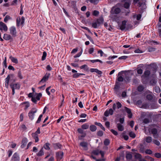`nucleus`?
Listing matches in <instances>:
<instances>
[{
	"label": "nucleus",
	"mask_w": 161,
	"mask_h": 161,
	"mask_svg": "<svg viewBox=\"0 0 161 161\" xmlns=\"http://www.w3.org/2000/svg\"><path fill=\"white\" fill-rule=\"evenodd\" d=\"M37 109L35 108H32L28 113L29 119L31 120H33L34 118L35 114L37 112Z\"/></svg>",
	"instance_id": "1"
},
{
	"label": "nucleus",
	"mask_w": 161,
	"mask_h": 161,
	"mask_svg": "<svg viewBox=\"0 0 161 161\" xmlns=\"http://www.w3.org/2000/svg\"><path fill=\"white\" fill-rule=\"evenodd\" d=\"M10 34L12 37H15L17 36V32L15 27L12 26L9 28Z\"/></svg>",
	"instance_id": "2"
},
{
	"label": "nucleus",
	"mask_w": 161,
	"mask_h": 161,
	"mask_svg": "<svg viewBox=\"0 0 161 161\" xmlns=\"http://www.w3.org/2000/svg\"><path fill=\"white\" fill-rule=\"evenodd\" d=\"M124 76H125V80L126 82H129L131 79V74L130 73L125 72H124Z\"/></svg>",
	"instance_id": "3"
},
{
	"label": "nucleus",
	"mask_w": 161,
	"mask_h": 161,
	"mask_svg": "<svg viewBox=\"0 0 161 161\" xmlns=\"http://www.w3.org/2000/svg\"><path fill=\"white\" fill-rule=\"evenodd\" d=\"M151 131L152 134L153 135L154 138H158L159 137V134L158 133L157 130L156 129L153 128L152 129Z\"/></svg>",
	"instance_id": "4"
},
{
	"label": "nucleus",
	"mask_w": 161,
	"mask_h": 161,
	"mask_svg": "<svg viewBox=\"0 0 161 161\" xmlns=\"http://www.w3.org/2000/svg\"><path fill=\"white\" fill-rule=\"evenodd\" d=\"M25 18L22 16L21 18H18L17 19V25L18 26H19L20 25H23L25 22Z\"/></svg>",
	"instance_id": "5"
},
{
	"label": "nucleus",
	"mask_w": 161,
	"mask_h": 161,
	"mask_svg": "<svg viewBox=\"0 0 161 161\" xmlns=\"http://www.w3.org/2000/svg\"><path fill=\"white\" fill-rule=\"evenodd\" d=\"M50 75V73H46L42 80L40 81L39 83V84L40 85L42 83H43L46 81L48 80Z\"/></svg>",
	"instance_id": "6"
},
{
	"label": "nucleus",
	"mask_w": 161,
	"mask_h": 161,
	"mask_svg": "<svg viewBox=\"0 0 161 161\" xmlns=\"http://www.w3.org/2000/svg\"><path fill=\"white\" fill-rule=\"evenodd\" d=\"M0 30L1 31L3 30L6 31L8 30V27L6 25L2 22H0Z\"/></svg>",
	"instance_id": "7"
},
{
	"label": "nucleus",
	"mask_w": 161,
	"mask_h": 161,
	"mask_svg": "<svg viewBox=\"0 0 161 161\" xmlns=\"http://www.w3.org/2000/svg\"><path fill=\"white\" fill-rule=\"evenodd\" d=\"M100 22L101 19H97L96 21L92 23V26L94 28H97V26L100 25Z\"/></svg>",
	"instance_id": "8"
},
{
	"label": "nucleus",
	"mask_w": 161,
	"mask_h": 161,
	"mask_svg": "<svg viewBox=\"0 0 161 161\" xmlns=\"http://www.w3.org/2000/svg\"><path fill=\"white\" fill-rule=\"evenodd\" d=\"M121 75L123 76H124V72L123 71H121V72H120L118 74V77L117 78V80L118 81L122 82L124 80V78L123 77L121 76Z\"/></svg>",
	"instance_id": "9"
},
{
	"label": "nucleus",
	"mask_w": 161,
	"mask_h": 161,
	"mask_svg": "<svg viewBox=\"0 0 161 161\" xmlns=\"http://www.w3.org/2000/svg\"><path fill=\"white\" fill-rule=\"evenodd\" d=\"M19 155L17 153H15L13 155L12 158V161H19Z\"/></svg>",
	"instance_id": "10"
},
{
	"label": "nucleus",
	"mask_w": 161,
	"mask_h": 161,
	"mask_svg": "<svg viewBox=\"0 0 161 161\" xmlns=\"http://www.w3.org/2000/svg\"><path fill=\"white\" fill-rule=\"evenodd\" d=\"M64 153L62 152H59L56 153V157L58 160H60L63 157Z\"/></svg>",
	"instance_id": "11"
},
{
	"label": "nucleus",
	"mask_w": 161,
	"mask_h": 161,
	"mask_svg": "<svg viewBox=\"0 0 161 161\" xmlns=\"http://www.w3.org/2000/svg\"><path fill=\"white\" fill-rule=\"evenodd\" d=\"M120 10L119 8L113 7L111 10V13H114L116 14H118L120 12Z\"/></svg>",
	"instance_id": "12"
},
{
	"label": "nucleus",
	"mask_w": 161,
	"mask_h": 161,
	"mask_svg": "<svg viewBox=\"0 0 161 161\" xmlns=\"http://www.w3.org/2000/svg\"><path fill=\"white\" fill-rule=\"evenodd\" d=\"M126 23V21L124 20L122 22L121 24L119 25L120 29L121 30H124L125 28V25Z\"/></svg>",
	"instance_id": "13"
},
{
	"label": "nucleus",
	"mask_w": 161,
	"mask_h": 161,
	"mask_svg": "<svg viewBox=\"0 0 161 161\" xmlns=\"http://www.w3.org/2000/svg\"><path fill=\"white\" fill-rule=\"evenodd\" d=\"M80 145L83 147L84 150H87L88 149L87 144L86 142H83L80 143Z\"/></svg>",
	"instance_id": "14"
},
{
	"label": "nucleus",
	"mask_w": 161,
	"mask_h": 161,
	"mask_svg": "<svg viewBox=\"0 0 161 161\" xmlns=\"http://www.w3.org/2000/svg\"><path fill=\"white\" fill-rule=\"evenodd\" d=\"M113 113V111L112 108L108 110H107L104 113V115L106 116H108L109 114L112 115Z\"/></svg>",
	"instance_id": "15"
},
{
	"label": "nucleus",
	"mask_w": 161,
	"mask_h": 161,
	"mask_svg": "<svg viewBox=\"0 0 161 161\" xmlns=\"http://www.w3.org/2000/svg\"><path fill=\"white\" fill-rule=\"evenodd\" d=\"M125 110L128 114V117L130 118H132V114L131 113L130 109L126 107H125Z\"/></svg>",
	"instance_id": "16"
},
{
	"label": "nucleus",
	"mask_w": 161,
	"mask_h": 161,
	"mask_svg": "<svg viewBox=\"0 0 161 161\" xmlns=\"http://www.w3.org/2000/svg\"><path fill=\"white\" fill-rule=\"evenodd\" d=\"M3 38L6 40H9L12 39V36L7 34H4Z\"/></svg>",
	"instance_id": "17"
},
{
	"label": "nucleus",
	"mask_w": 161,
	"mask_h": 161,
	"mask_svg": "<svg viewBox=\"0 0 161 161\" xmlns=\"http://www.w3.org/2000/svg\"><path fill=\"white\" fill-rule=\"evenodd\" d=\"M10 78L9 75H8L5 79V87L7 88L8 87V83Z\"/></svg>",
	"instance_id": "18"
},
{
	"label": "nucleus",
	"mask_w": 161,
	"mask_h": 161,
	"mask_svg": "<svg viewBox=\"0 0 161 161\" xmlns=\"http://www.w3.org/2000/svg\"><path fill=\"white\" fill-rule=\"evenodd\" d=\"M32 136L34 139L35 140V142H37L39 141L38 135L36 133H32Z\"/></svg>",
	"instance_id": "19"
},
{
	"label": "nucleus",
	"mask_w": 161,
	"mask_h": 161,
	"mask_svg": "<svg viewBox=\"0 0 161 161\" xmlns=\"http://www.w3.org/2000/svg\"><path fill=\"white\" fill-rule=\"evenodd\" d=\"M77 131L79 133L81 134V136L82 137H84L85 136L86 134L84 132L83 130L81 128H79L77 130Z\"/></svg>",
	"instance_id": "20"
},
{
	"label": "nucleus",
	"mask_w": 161,
	"mask_h": 161,
	"mask_svg": "<svg viewBox=\"0 0 161 161\" xmlns=\"http://www.w3.org/2000/svg\"><path fill=\"white\" fill-rule=\"evenodd\" d=\"M27 141V139H23L22 142V144L21 146V147L22 148H24L26 145Z\"/></svg>",
	"instance_id": "21"
},
{
	"label": "nucleus",
	"mask_w": 161,
	"mask_h": 161,
	"mask_svg": "<svg viewBox=\"0 0 161 161\" xmlns=\"http://www.w3.org/2000/svg\"><path fill=\"white\" fill-rule=\"evenodd\" d=\"M145 140L147 143H150L153 141V139L151 136H148L145 138Z\"/></svg>",
	"instance_id": "22"
},
{
	"label": "nucleus",
	"mask_w": 161,
	"mask_h": 161,
	"mask_svg": "<svg viewBox=\"0 0 161 161\" xmlns=\"http://www.w3.org/2000/svg\"><path fill=\"white\" fill-rule=\"evenodd\" d=\"M117 126L118 130L119 131H122L124 129L123 126L120 124H118Z\"/></svg>",
	"instance_id": "23"
},
{
	"label": "nucleus",
	"mask_w": 161,
	"mask_h": 161,
	"mask_svg": "<svg viewBox=\"0 0 161 161\" xmlns=\"http://www.w3.org/2000/svg\"><path fill=\"white\" fill-rule=\"evenodd\" d=\"M53 146L54 148L56 149L61 148L62 146L59 143L54 144Z\"/></svg>",
	"instance_id": "24"
},
{
	"label": "nucleus",
	"mask_w": 161,
	"mask_h": 161,
	"mask_svg": "<svg viewBox=\"0 0 161 161\" xmlns=\"http://www.w3.org/2000/svg\"><path fill=\"white\" fill-rule=\"evenodd\" d=\"M9 58L13 63L16 64L18 63V60L17 58L14 57L12 56H10L9 57Z\"/></svg>",
	"instance_id": "25"
},
{
	"label": "nucleus",
	"mask_w": 161,
	"mask_h": 161,
	"mask_svg": "<svg viewBox=\"0 0 161 161\" xmlns=\"http://www.w3.org/2000/svg\"><path fill=\"white\" fill-rule=\"evenodd\" d=\"M120 83L119 82H116L115 87H114V89L116 91H118L119 88H120Z\"/></svg>",
	"instance_id": "26"
},
{
	"label": "nucleus",
	"mask_w": 161,
	"mask_h": 161,
	"mask_svg": "<svg viewBox=\"0 0 161 161\" xmlns=\"http://www.w3.org/2000/svg\"><path fill=\"white\" fill-rule=\"evenodd\" d=\"M12 88L14 89H19L20 88V85L18 83H16L13 84V85H11Z\"/></svg>",
	"instance_id": "27"
},
{
	"label": "nucleus",
	"mask_w": 161,
	"mask_h": 161,
	"mask_svg": "<svg viewBox=\"0 0 161 161\" xmlns=\"http://www.w3.org/2000/svg\"><path fill=\"white\" fill-rule=\"evenodd\" d=\"M130 0H127L126 1L124 4L125 8H128L130 6Z\"/></svg>",
	"instance_id": "28"
},
{
	"label": "nucleus",
	"mask_w": 161,
	"mask_h": 161,
	"mask_svg": "<svg viewBox=\"0 0 161 161\" xmlns=\"http://www.w3.org/2000/svg\"><path fill=\"white\" fill-rule=\"evenodd\" d=\"M90 71L92 72H96L98 74H101V71L97 69L91 68L90 69Z\"/></svg>",
	"instance_id": "29"
},
{
	"label": "nucleus",
	"mask_w": 161,
	"mask_h": 161,
	"mask_svg": "<svg viewBox=\"0 0 161 161\" xmlns=\"http://www.w3.org/2000/svg\"><path fill=\"white\" fill-rule=\"evenodd\" d=\"M96 129V127L94 125H91L90 127V129L92 131H95Z\"/></svg>",
	"instance_id": "30"
},
{
	"label": "nucleus",
	"mask_w": 161,
	"mask_h": 161,
	"mask_svg": "<svg viewBox=\"0 0 161 161\" xmlns=\"http://www.w3.org/2000/svg\"><path fill=\"white\" fill-rule=\"evenodd\" d=\"M89 127V125L87 124H83L81 126V128L83 129H86Z\"/></svg>",
	"instance_id": "31"
},
{
	"label": "nucleus",
	"mask_w": 161,
	"mask_h": 161,
	"mask_svg": "<svg viewBox=\"0 0 161 161\" xmlns=\"http://www.w3.org/2000/svg\"><path fill=\"white\" fill-rule=\"evenodd\" d=\"M100 153H101V151L98 150H94L92 152V153L95 155H97Z\"/></svg>",
	"instance_id": "32"
},
{
	"label": "nucleus",
	"mask_w": 161,
	"mask_h": 161,
	"mask_svg": "<svg viewBox=\"0 0 161 161\" xmlns=\"http://www.w3.org/2000/svg\"><path fill=\"white\" fill-rule=\"evenodd\" d=\"M99 14V12L97 10H95L93 11V15L95 16H97Z\"/></svg>",
	"instance_id": "33"
},
{
	"label": "nucleus",
	"mask_w": 161,
	"mask_h": 161,
	"mask_svg": "<svg viewBox=\"0 0 161 161\" xmlns=\"http://www.w3.org/2000/svg\"><path fill=\"white\" fill-rule=\"evenodd\" d=\"M94 4H97L99 2V0H86Z\"/></svg>",
	"instance_id": "34"
},
{
	"label": "nucleus",
	"mask_w": 161,
	"mask_h": 161,
	"mask_svg": "<svg viewBox=\"0 0 161 161\" xmlns=\"http://www.w3.org/2000/svg\"><path fill=\"white\" fill-rule=\"evenodd\" d=\"M110 142V141L109 139H106L104 141L103 143L105 145L107 146L109 145Z\"/></svg>",
	"instance_id": "35"
},
{
	"label": "nucleus",
	"mask_w": 161,
	"mask_h": 161,
	"mask_svg": "<svg viewBox=\"0 0 161 161\" xmlns=\"http://www.w3.org/2000/svg\"><path fill=\"white\" fill-rule=\"evenodd\" d=\"M153 142L157 146H159L160 145V142L158 140L154 139L153 141Z\"/></svg>",
	"instance_id": "36"
},
{
	"label": "nucleus",
	"mask_w": 161,
	"mask_h": 161,
	"mask_svg": "<svg viewBox=\"0 0 161 161\" xmlns=\"http://www.w3.org/2000/svg\"><path fill=\"white\" fill-rule=\"evenodd\" d=\"M44 154L43 152V148H41L40 151L38 153L37 155L38 156H41Z\"/></svg>",
	"instance_id": "37"
},
{
	"label": "nucleus",
	"mask_w": 161,
	"mask_h": 161,
	"mask_svg": "<svg viewBox=\"0 0 161 161\" xmlns=\"http://www.w3.org/2000/svg\"><path fill=\"white\" fill-rule=\"evenodd\" d=\"M49 145L50 144L49 143H46L44 145V147L46 150H49L50 149Z\"/></svg>",
	"instance_id": "38"
},
{
	"label": "nucleus",
	"mask_w": 161,
	"mask_h": 161,
	"mask_svg": "<svg viewBox=\"0 0 161 161\" xmlns=\"http://www.w3.org/2000/svg\"><path fill=\"white\" fill-rule=\"evenodd\" d=\"M150 72L149 70H146L144 73V75L146 77H147L150 74Z\"/></svg>",
	"instance_id": "39"
},
{
	"label": "nucleus",
	"mask_w": 161,
	"mask_h": 161,
	"mask_svg": "<svg viewBox=\"0 0 161 161\" xmlns=\"http://www.w3.org/2000/svg\"><path fill=\"white\" fill-rule=\"evenodd\" d=\"M80 68L81 69H85V70H88V68L87 67V65L86 64H84V65H82L80 67Z\"/></svg>",
	"instance_id": "40"
},
{
	"label": "nucleus",
	"mask_w": 161,
	"mask_h": 161,
	"mask_svg": "<svg viewBox=\"0 0 161 161\" xmlns=\"http://www.w3.org/2000/svg\"><path fill=\"white\" fill-rule=\"evenodd\" d=\"M11 19V18L10 16L8 15H6L4 19V21L6 23L8 20L10 19Z\"/></svg>",
	"instance_id": "41"
},
{
	"label": "nucleus",
	"mask_w": 161,
	"mask_h": 161,
	"mask_svg": "<svg viewBox=\"0 0 161 161\" xmlns=\"http://www.w3.org/2000/svg\"><path fill=\"white\" fill-rule=\"evenodd\" d=\"M47 56V53L45 52H44L43 53V55L42 57V60H44L45 59L46 57Z\"/></svg>",
	"instance_id": "42"
},
{
	"label": "nucleus",
	"mask_w": 161,
	"mask_h": 161,
	"mask_svg": "<svg viewBox=\"0 0 161 161\" xmlns=\"http://www.w3.org/2000/svg\"><path fill=\"white\" fill-rule=\"evenodd\" d=\"M144 89V88L142 86H138L137 88L138 91L140 92L142 91Z\"/></svg>",
	"instance_id": "43"
},
{
	"label": "nucleus",
	"mask_w": 161,
	"mask_h": 161,
	"mask_svg": "<svg viewBox=\"0 0 161 161\" xmlns=\"http://www.w3.org/2000/svg\"><path fill=\"white\" fill-rule=\"evenodd\" d=\"M135 157L136 158H138L139 159L141 158H142V155L138 153H136Z\"/></svg>",
	"instance_id": "44"
},
{
	"label": "nucleus",
	"mask_w": 161,
	"mask_h": 161,
	"mask_svg": "<svg viewBox=\"0 0 161 161\" xmlns=\"http://www.w3.org/2000/svg\"><path fill=\"white\" fill-rule=\"evenodd\" d=\"M42 94L41 93H39L37 94V96L36 97V98L38 100H39L40 99V98L42 97Z\"/></svg>",
	"instance_id": "45"
},
{
	"label": "nucleus",
	"mask_w": 161,
	"mask_h": 161,
	"mask_svg": "<svg viewBox=\"0 0 161 161\" xmlns=\"http://www.w3.org/2000/svg\"><path fill=\"white\" fill-rule=\"evenodd\" d=\"M147 99L149 100H151L153 98V97L152 95L151 94H148L147 96L146 97Z\"/></svg>",
	"instance_id": "46"
},
{
	"label": "nucleus",
	"mask_w": 161,
	"mask_h": 161,
	"mask_svg": "<svg viewBox=\"0 0 161 161\" xmlns=\"http://www.w3.org/2000/svg\"><path fill=\"white\" fill-rule=\"evenodd\" d=\"M129 135L130 137L133 138H135L136 136L135 134L133 132H130Z\"/></svg>",
	"instance_id": "47"
},
{
	"label": "nucleus",
	"mask_w": 161,
	"mask_h": 161,
	"mask_svg": "<svg viewBox=\"0 0 161 161\" xmlns=\"http://www.w3.org/2000/svg\"><path fill=\"white\" fill-rule=\"evenodd\" d=\"M25 105V110L27 109L30 106V103L28 102H26L24 103Z\"/></svg>",
	"instance_id": "48"
},
{
	"label": "nucleus",
	"mask_w": 161,
	"mask_h": 161,
	"mask_svg": "<svg viewBox=\"0 0 161 161\" xmlns=\"http://www.w3.org/2000/svg\"><path fill=\"white\" fill-rule=\"evenodd\" d=\"M126 157L127 159H130L132 158V156L130 153H128L126 154Z\"/></svg>",
	"instance_id": "49"
},
{
	"label": "nucleus",
	"mask_w": 161,
	"mask_h": 161,
	"mask_svg": "<svg viewBox=\"0 0 161 161\" xmlns=\"http://www.w3.org/2000/svg\"><path fill=\"white\" fill-rule=\"evenodd\" d=\"M18 77L20 79H22L23 78V77L22 76V75L21 72L20 70H19L18 72Z\"/></svg>",
	"instance_id": "50"
},
{
	"label": "nucleus",
	"mask_w": 161,
	"mask_h": 161,
	"mask_svg": "<svg viewBox=\"0 0 161 161\" xmlns=\"http://www.w3.org/2000/svg\"><path fill=\"white\" fill-rule=\"evenodd\" d=\"M157 82V81L155 80H152L150 81V83L152 85H155Z\"/></svg>",
	"instance_id": "51"
},
{
	"label": "nucleus",
	"mask_w": 161,
	"mask_h": 161,
	"mask_svg": "<svg viewBox=\"0 0 161 161\" xmlns=\"http://www.w3.org/2000/svg\"><path fill=\"white\" fill-rule=\"evenodd\" d=\"M145 153L148 154H151L152 153V151L150 149H147L145 151Z\"/></svg>",
	"instance_id": "52"
},
{
	"label": "nucleus",
	"mask_w": 161,
	"mask_h": 161,
	"mask_svg": "<svg viewBox=\"0 0 161 161\" xmlns=\"http://www.w3.org/2000/svg\"><path fill=\"white\" fill-rule=\"evenodd\" d=\"M155 90L157 93H159L160 92V88L158 86H156L155 87Z\"/></svg>",
	"instance_id": "53"
},
{
	"label": "nucleus",
	"mask_w": 161,
	"mask_h": 161,
	"mask_svg": "<svg viewBox=\"0 0 161 161\" xmlns=\"http://www.w3.org/2000/svg\"><path fill=\"white\" fill-rule=\"evenodd\" d=\"M149 122H150V121H149V119H148L146 118V119H145L143 120V122L145 124H147L149 123Z\"/></svg>",
	"instance_id": "54"
},
{
	"label": "nucleus",
	"mask_w": 161,
	"mask_h": 161,
	"mask_svg": "<svg viewBox=\"0 0 161 161\" xmlns=\"http://www.w3.org/2000/svg\"><path fill=\"white\" fill-rule=\"evenodd\" d=\"M80 76L79 75V73H76L75 74H74L73 75V77L74 78H77L79 77Z\"/></svg>",
	"instance_id": "55"
},
{
	"label": "nucleus",
	"mask_w": 161,
	"mask_h": 161,
	"mask_svg": "<svg viewBox=\"0 0 161 161\" xmlns=\"http://www.w3.org/2000/svg\"><path fill=\"white\" fill-rule=\"evenodd\" d=\"M122 135L125 140H127L128 139L129 136H128L125 135L123 133L122 134Z\"/></svg>",
	"instance_id": "56"
},
{
	"label": "nucleus",
	"mask_w": 161,
	"mask_h": 161,
	"mask_svg": "<svg viewBox=\"0 0 161 161\" xmlns=\"http://www.w3.org/2000/svg\"><path fill=\"white\" fill-rule=\"evenodd\" d=\"M42 116H43L42 114H41L39 116L36 121V123H39L40 122L41 120V118L42 117Z\"/></svg>",
	"instance_id": "57"
},
{
	"label": "nucleus",
	"mask_w": 161,
	"mask_h": 161,
	"mask_svg": "<svg viewBox=\"0 0 161 161\" xmlns=\"http://www.w3.org/2000/svg\"><path fill=\"white\" fill-rule=\"evenodd\" d=\"M82 50H81V51L79 53H78L77 54L75 55L74 57L75 58H77V57H79L82 54Z\"/></svg>",
	"instance_id": "58"
},
{
	"label": "nucleus",
	"mask_w": 161,
	"mask_h": 161,
	"mask_svg": "<svg viewBox=\"0 0 161 161\" xmlns=\"http://www.w3.org/2000/svg\"><path fill=\"white\" fill-rule=\"evenodd\" d=\"M137 72L138 74H142V73L143 70L141 69H138Z\"/></svg>",
	"instance_id": "59"
},
{
	"label": "nucleus",
	"mask_w": 161,
	"mask_h": 161,
	"mask_svg": "<svg viewBox=\"0 0 161 161\" xmlns=\"http://www.w3.org/2000/svg\"><path fill=\"white\" fill-rule=\"evenodd\" d=\"M155 157L157 158H160L161 157V155L159 153H156L155 154Z\"/></svg>",
	"instance_id": "60"
},
{
	"label": "nucleus",
	"mask_w": 161,
	"mask_h": 161,
	"mask_svg": "<svg viewBox=\"0 0 161 161\" xmlns=\"http://www.w3.org/2000/svg\"><path fill=\"white\" fill-rule=\"evenodd\" d=\"M101 161H105V159L103 158V156L104 154V153L103 152L101 151Z\"/></svg>",
	"instance_id": "61"
},
{
	"label": "nucleus",
	"mask_w": 161,
	"mask_h": 161,
	"mask_svg": "<svg viewBox=\"0 0 161 161\" xmlns=\"http://www.w3.org/2000/svg\"><path fill=\"white\" fill-rule=\"evenodd\" d=\"M111 131L114 135H118V133L115 130L113 129H111Z\"/></svg>",
	"instance_id": "62"
},
{
	"label": "nucleus",
	"mask_w": 161,
	"mask_h": 161,
	"mask_svg": "<svg viewBox=\"0 0 161 161\" xmlns=\"http://www.w3.org/2000/svg\"><path fill=\"white\" fill-rule=\"evenodd\" d=\"M3 65L5 66V68L7 67V63H6V58H5V59L3 63Z\"/></svg>",
	"instance_id": "63"
},
{
	"label": "nucleus",
	"mask_w": 161,
	"mask_h": 161,
	"mask_svg": "<svg viewBox=\"0 0 161 161\" xmlns=\"http://www.w3.org/2000/svg\"><path fill=\"white\" fill-rule=\"evenodd\" d=\"M127 58V56H122L120 57H119V59H125L126 58Z\"/></svg>",
	"instance_id": "64"
}]
</instances>
